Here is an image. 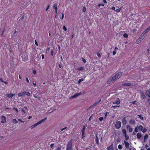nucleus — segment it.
Segmentation results:
<instances>
[{"label":"nucleus","mask_w":150,"mask_h":150,"mask_svg":"<svg viewBox=\"0 0 150 150\" xmlns=\"http://www.w3.org/2000/svg\"><path fill=\"white\" fill-rule=\"evenodd\" d=\"M13 109L14 110H15L16 112H18V109L17 108H13Z\"/></svg>","instance_id":"obj_45"},{"label":"nucleus","mask_w":150,"mask_h":150,"mask_svg":"<svg viewBox=\"0 0 150 150\" xmlns=\"http://www.w3.org/2000/svg\"><path fill=\"white\" fill-rule=\"evenodd\" d=\"M53 51L51 50V55H52V56H53Z\"/></svg>","instance_id":"obj_57"},{"label":"nucleus","mask_w":150,"mask_h":150,"mask_svg":"<svg viewBox=\"0 0 150 150\" xmlns=\"http://www.w3.org/2000/svg\"><path fill=\"white\" fill-rule=\"evenodd\" d=\"M122 122L123 125H125L127 123V121L126 120V117H124L122 120Z\"/></svg>","instance_id":"obj_16"},{"label":"nucleus","mask_w":150,"mask_h":150,"mask_svg":"<svg viewBox=\"0 0 150 150\" xmlns=\"http://www.w3.org/2000/svg\"><path fill=\"white\" fill-rule=\"evenodd\" d=\"M1 122L2 123H5L6 122V117L4 116H2L1 117Z\"/></svg>","instance_id":"obj_13"},{"label":"nucleus","mask_w":150,"mask_h":150,"mask_svg":"<svg viewBox=\"0 0 150 150\" xmlns=\"http://www.w3.org/2000/svg\"><path fill=\"white\" fill-rule=\"evenodd\" d=\"M18 96L20 97H24L25 96V91H23L21 93H20L18 94Z\"/></svg>","instance_id":"obj_12"},{"label":"nucleus","mask_w":150,"mask_h":150,"mask_svg":"<svg viewBox=\"0 0 150 150\" xmlns=\"http://www.w3.org/2000/svg\"><path fill=\"white\" fill-rule=\"evenodd\" d=\"M137 116L142 120H144V117L141 115H138Z\"/></svg>","instance_id":"obj_26"},{"label":"nucleus","mask_w":150,"mask_h":150,"mask_svg":"<svg viewBox=\"0 0 150 150\" xmlns=\"http://www.w3.org/2000/svg\"><path fill=\"white\" fill-rule=\"evenodd\" d=\"M33 73L34 74H36V71L35 70H34L33 71Z\"/></svg>","instance_id":"obj_55"},{"label":"nucleus","mask_w":150,"mask_h":150,"mask_svg":"<svg viewBox=\"0 0 150 150\" xmlns=\"http://www.w3.org/2000/svg\"><path fill=\"white\" fill-rule=\"evenodd\" d=\"M123 37L125 38H128V34L127 33H124L123 34Z\"/></svg>","instance_id":"obj_31"},{"label":"nucleus","mask_w":150,"mask_h":150,"mask_svg":"<svg viewBox=\"0 0 150 150\" xmlns=\"http://www.w3.org/2000/svg\"><path fill=\"white\" fill-rule=\"evenodd\" d=\"M72 143L73 140L72 139H71L68 142L67 145H66V150H72Z\"/></svg>","instance_id":"obj_2"},{"label":"nucleus","mask_w":150,"mask_h":150,"mask_svg":"<svg viewBox=\"0 0 150 150\" xmlns=\"http://www.w3.org/2000/svg\"><path fill=\"white\" fill-rule=\"evenodd\" d=\"M85 129H86V127L84 126L83 128L81 130V131L82 132L81 137H82V138H83L84 137V132H85Z\"/></svg>","instance_id":"obj_7"},{"label":"nucleus","mask_w":150,"mask_h":150,"mask_svg":"<svg viewBox=\"0 0 150 150\" xmlns=\"http://www.w3.org/2000/svg\"><path fill=\"white\" fill-rule=\"evenodd\" d=\"M148 137V135L147 134H145L144 137V140L145 142H146L147 140V138Z\"/></svg>","instance_id":"obj_21"},{"label":"nucleus","mask_w":150,"mask_h":150,"mask_svg":"<svg viewBox=\"0 0 150 150\" xmlns=\"http://www.w3.org/2000/svg\"><path fill=\"white\" fill-rule=\"evenodd\" d=\"M148 101L149 103V105H150V98L148 100Z\"/></svg>","instance_id":"obj_64"},{"label":"nucleus","mask_w":150,"mask_h":150,"mask_svg":"<svg viewBox=\"0 0 150 150\" xmlns=\"http://www.w3.org/2000/svg\"><path fill=\"white\" fill-rule=\"evenodd\" d=\"M121 9H122L121 8H118V9H116L115 10V11L117 12H120V11L121 10Z\"/></svg>","instance_id":"obj_34"},{"label":"nucleus","mask_w":150,"mask_h":150,"mask_svg":"<svg viewBox=\"0 0 150 150\" xmlns=\"http://www.w3.org/2000/svg\"><path fill=\"white\" fill-rule=\"evenodd\" d=\"M126 128L127 129V130H128L129 132H132L133 131V129L129 125H127L126 127Z\"/></svg>","instance_id":"obj_8"},{"label":"nucleus","mask_w":150,"mask_h":150,"mask_svg":"<svg viewBox=\"0 0 150 150\" xmlns=\"http://www.w3.org/2000/svg\"><path fill=\"white\" fill-rule=\"evenodd\" d=\"M149 147V145H148L146 144L145 145V148H146V149H148Z\"/></svg>","instance_id":"obj_48"},{"label":"nucleus","mask_w":150,"mask_h":150,"mask_svg":"<svg viewBox=\"0 0 150 150\" xmlns=\"http://www.w3.org/2000/svg\"><path fill=\"white\" fill-rule=\"evenodd\" d=\"M99 120L100 121H102L103 120V117H101L99 118Z\"/></svg>","instance_id":"obj_49"},{"label":"nucleus","mask_w":150,"mask_h":150,"mask_svg":"<svg viewBox=\"0 0 150 150\" xmlns=\"http://www.w3.org/2000/svg\"><path fill=\"white\" fill-rule=\"evenodd\" d=\"M101 100L100 99V100H99L98 101H97V102L95 103L93 105H92L91 106V107H93L96 106V105H97L100 102Z\"/></svg>","instance_id":"obj_17"},{"label":"nucleus","mask_w":150,"mask_h":150,"mask_svg":"<svg viewBox=\"0 0 150 150\" xmlns=\"http://www.w3.org/2000/svg\"><path fill=\"white\" fill-rule=\"evenodd\" d=\"M129 123L131 125H134L135 124L136 122L135 120L134 119H131L129 121Z\"/></svg>","instance_id":"obj_10"},{"label":"nucleus","mask_w":150,"mask_h":150,"mask_svg":"<svg viewBox=\"0 0 150 150\" xmlns=\"http://www.w3.org/2000/svg\"><path fill=\"white\" fill-rule=\"evenodd\" d=\"M146 32H145V31H144L142 34H143V35L144 36L145 34H146Z\"/></svg>","instance_id":"obj_54"},{"label":"nucleus","mask_w":150,"mask_h":150,"mask_svg":"<svg viewBox=\"0 0 150 150\" xmlns=\"http://www.w3.org/2000/svg\"><path fill=\"white\" fill-rule=\"evenodd\" d=\"M15 95L10 93L9 94L8 93L6 94V96L9 98H11L14 96Z\"/></svg>","instance_id":"obj_14"},{"label":"nucleus","mask_w":150,"mask_h":150,"mask_svg":"<svg viewBox=\"0 0 150 150\" xmlns=\"http://www.w3.org/2000/svg\"><path fill=\"white\" fill-rule=\"evenodd\" d=\"M42 58V59H43L44 58V55L43 54L41 55Z\"/></svg>","instance_id":"obj_60"},{"label":"nucleus","mask_w":150,"mask_h":150,"mask_svg":"<svg viewBox=\"0 0 150 150\" xmlns=\"http://www.w3.org/2000/svg\"><path fill=\"white\" fill-rule=\"evenodd\" d=\"M38 93L37 92L36 94H33V96L35 98H38Z\"/></svg>","instance_id":"obj_33"},{"label":"nucleus","mask_w":150,"mask_h":150,"mask_svg":"<svg viewBox=\"0 0 150 150\" xmlns=\"http://www.w3.org/2000/svg\"><path fill=\"white\" fill-rule=\"evenodd\" d=\"M113 54L114 55L116 54V52L115 51H113L112 52Z\"/></svg>","instance_id":"obj_58"},{"label":"nucleus","mask_w":150,"mask_h":150,"mask_svg":"<svg viewBox=\"0 0 150 150\" xmlns=\"http://www.w3.org/2000/svg\"><path fill=\"white\" fill-rule=\"evenodd\" d=\"M47 119V118L46 117L44 119L40 120V121H39L36 123L31 126L30 127V128L31 129H33V128H34L36 126L41 124L42 122H44L45 120H46Z\"/></svg>","instance_id":"obj_3"},{"label":"nucleus","mask_w":150,"mask_h":150,"mask_svg":"<svg viewBox=\"0 0 150 150\" xmlns=\"http://www.w3.org/2000/svg\"><path fill=\"white\" fill-rule=\"evenodd\" d=\"M142 40H141V39L139 38L136 41V43L137 44H139L140 43L141 41Z\"/></svg>","instance_id":"obj_24"},{"label":"nucleus","mask_w":150,"mask_h":150,"mask_svg":"<svg viewBox=\"0 0 150 150\" xmlns=\"http://www.w3.org/2000/svg\"><path fill=\"white\" fill-rule=\"evenodd\" d=\"M124 143L125 145V146L126 148L127 149L129 147V143L128 142H126L125 141H124Z\"/></svg>","instance_id":"obj_15"},{"label":"nucleus","mask_w":150,"mask_h":150,"mask_svg":"<svg viewBox=\"0 0 150 150\" xmlns=\"http://www.w3.org/2000/svg\"><path fill=\"white\" fill-rule=\"evenodd\" d=\"M22 58L24 61H26L28 59V56L26 52L23 53L22 56Z\"/></svg>","instance_id":"obj_4"},{"label":"nucleus","mask_w":150,"mask_h":150,"mask_svg":"<svg viewBox=\"0 0 150 150\" xmlns=\"http://www.w3.org/2000/svg\"><path fill=\"white\" fill-rule=\"evenodd\" d=\"M146 128L143 129V130L142 131L144 133L146 131Z\"/></svg>","instance_id":"obj_42"},{"label":"nucleus","mask_w":150,"mask_h":150,"mask_svg":"<svg viewBox=\"0 0 150 150\" xmlns=\"http://www.w3.org/2000/svg\"><path fill=\"white\" fill-rule=\"evenodd\" d=\"M97 54V56L99 57H101V55H100V54L99 53H98Z\"/></svg>","instance_id":"obj_50"},{"label":"nucleus","mask_w":150,"mask_h":150,"mask_svg":"<svg viewBox=\"0 0 150 150\" xmlns=\"http://www.w3.org/2000/svg\"><path fill=\"white\" fill-rule=\"evenodd\" d=\"M24 108H25L27 110V108L26 107H25L21 109V110L24 113H25V111L24 110Z\"/></svg>","instance_id":"obj_29"},{"label":"nucleus","mask_w":150,"mask_h":150,"mask_svg":"<svg viewBox=\"0 0 150 150\" xmlns=\"http://www.w3.org/2000/svg\"><path fill=\"white\" fill-rule=\"evenodd\" d=\"M53 7L55 9H57V4H54L53 5Z\"/></svg>","instance_id":"obj_39"},{"label":"nucleus","mask_w":150,"mask_h":150,"mask_svg":"<svg viewBox=\"0 0 150 150\" xmlns=\"http://www.w3.org/2000/svg\"><path fill=\"white\" fill-rule=\"evenodd\" d=\"M143 129V127L142 125H139L138 127V129L140 131H142Z\"/></svg>","instance_id":"obj_22"},{"label":"nucleus","mask_w":150,"mask_h":150,"mask_svg":"<svg viewBox=\"0 0 150 150\" xmlns=\"http://www.w3.org/2000/svg\"><path fill=\"white\" fill-rule=\"evenodd\" d=\"M113 149V144H112L110 146H109L108 147V150H112Z\"/></svg>","instance_id":"obj_19"},{"label":"nucleus","mask_w":150,"mask_h":150,"mask_svg":"<svg viewBox=\"0 0 150 150\" xmlns=\"http://www.w3.org/2000/svg\"><path fill=\"white\" fill-rule=\"evenodd\" d=\"M118 148L119 149H121L122 148V146L121 145L119 144L118 146Z\"/></svg>","instance_id":"obj_40"},{"label":"nucleus","mask_w":150,"mask_h":150,"mask_svg":"<svg viewBox=\"0 0 150 150\" xmlns=\"http://www.w3.org/2000/svg\"><path fill=\"white\" fill-rule=\"evenodd\" d=\"M121 126V122L119 121H117L115 123V126L116 129H119L120 128Z\"/></svg>","instance_id":"obj_5"},{"label":"nucleus","mask_w":150,"mask_h":150,"mask_svg":"<svg viewBox=\"0 0 150 150\" xmlns=\"http://www.w3.org/2000/svg\"><path fill=\"white\" fill-rule=\"evenodd\" d=\"M120 102V100L119 98H117L116 99V100L114 102H113L112 103L113 104H116L117 105L119 104Z\"/></svg>","instance_id":"obj_9"},{"label":"nucleus","mask_w":150,"mask_h":150,"mask_svg":"<svg viewBox=\"0 0 150 150\" xmlns=\"http://www.w3.org/2000/svg\"><path fill=\"white\" fill-rule=\"evenodd\" d=\"M77 69L80 71H82L84 70V67H82L78 68Z\"/></svg>","instance_id":"obj_25"},{"label":"nucleus","mask_w":150,"mask_h":150,"mask_svg":"<svg viewBox=\"0 0 150 150\" xmlns=\"http://www.w3.org/2000/svg\"><path fill=\"white\" fill-rule=\"evenodd\" d=\"M64 17V13H63L62 14V18H61V19H62Z\"/></svg>","instance_id":"obj_61"},{"label":"nucleus","mask_w":150,"mask_h":150,"mask_svg":"<svg viewBox=\"0 0 150 150\" xmlns=\"http://www.w3.org/2000/svg\"><path fill=\"white\" fill-rule=\"evenodd\" d=\"M96 143L97 144H98L99 140H98V137H97V134L96 135Z\"/></svg>","instance_id":"obj_23"},{"label":"nucleus","mask_w":150,"mask_h":150,"mask_svg":"<svg viewBox=\"0 0 150 150\" xmlns=\"http://www.w3.org/2000/svg\"><path fill=\"white\" fill-rule=\"evenodd\" d=\"M50 147L52 148L53 149L54 148V144H52L50 145Z\"/></svg>","instance_id":"obj_41"},{"label":"nucleus","mask_w":150,"mask_h":150,"mask_svg":"<svg viewBox=\"0 0 150 150\" xmlns=\"http://www.w3.org/2000/svg\"><path fill=\"white\" fill-rule=\"evenodd\" d=\"M122 86H132L133 85V83H122Z\"/></svg>","instance_id":"obj_6"},{"label":"nucleus","mask_w":150,"mask_h":150,"mask_svg":"<svg viewBox=\"0 0 150 150\" xmlns=\"http://www.w3.org/2000/svg\"><path fill=\"white\" fill-rule=\"evenodd\" d=\"M111 9L112 10H115V7L114 6H113L112 8Z\"/></svg>","instance_id":"obj_59"},{"label":"nucleus","mask_w":150,"mask_h":150,"mask_svg":"<svg viewBox=\"0 0 150 150\" xmlns=\"http://www.w3.org/2000/svg\"><path fill=\"white\" fill-rule=\"evenodd\" d=\"M13 122L14 123H16L18 122L17 121L16 119H14L13 120Z\"/></svg>","instance_id":"obj_37"},{"label":"nucleus","mask_w":150,"mask_h":150,"mask_svg":"<svg viewBox=\"0 0 150 150\" xmlns=\"http://www.w3.org/2000/svg\"><path fill=\"white\" fill-rule=\"evenodd\" d=\"M125 139L126 140H127L129 138V137L128 136H127L126 135H125Z\"/></svg>","instance_id":"obj_46"},{"label":"nucleus","mask_w":150,"mask_h":150,"mask_svg":"<svg viewBox=\"0 0 150 150\" xmlns=\"http://www.w3.org/2000/svg\"><path fill=\"white\" fill-rule=\"evenodd\" d=\"M146 95L150 98V91L149 90L146 91Z\"/></svg>","instance_id":"obj_18"},{"label":"nucleus","mask_w":150,"mask_h":150,"mask_svg":"<svg viewBox=\"0 0 150 150\" xmlns=\"http://www.w3.org/2000/svg\"><path fill=\"white\" fill-rule=\"evenodd\" d=\"M63 30H64V31H66L67 30V29L66 28V27L64 25L63 26Z\"/></svg>","instance_id":"obj_43"},{"label":"nucleus","mask_w":150,"mask_h":150,"mask_svg":"<svg viewBox=\"0 0 150 150\" xmlns=\"http://www.w3.org/2000/svg\"><path fill=\"white\" fill-rule=\"evenodd\" d=\"M150 30V26L145 31L146 32H148Z\"/></svg>","instance_id":"obj_35"},{"label":"nucleus","mask_w":150,"mask_h":150,"mask_svg":"<svg viewBox=\"0 0 150 150\" xmlns=\"http://www.w3.org/2000/svg\"><path fill=\"white\" fill-rule=\"evenodd\" d=\"M92 115H91L90 117V118H89V121H90L91 120V118H92Z\"/></svg>","instance_id":"obj_63"},{"label":"nucleus","mask_w":150,"mask_h":150,"mask_svg":"<svg viewBox=\"0 0 150 150\" xmlns=\"http://www.w3.org/2000/svg\"><path fill=\"white\" fill-rule=\"evenodd\" d=\"M35 44L37 46H38V42H37V41H36V40H35Z\"/></svg>","instance_id":"obj_56"},{"label":"nucleus","mask_w":150,"mask_h":150,"mask_svg":"<svg viewBox=\"0 0 150 150\" xmlns=\"http://www.w3.org/2000/svg\"><path fill=\"white\" fill-rule=\"evenodd\" d=\"M142 136V134L140 133H138L137 134V137L138 139H139Z\"/></svg>","instance_id":"obj_20"},{"label":"nucleus","mask_w":150,"mask_h":150,"mask_svg":"<svg viewBox=\"0 0 150 150\" xmlns=\"http://www.w3.org/2000/svg\"><path fill=\"white\" fill-rule=\"evenodd\" d=\"M81 92H80L79 93H77L76 94L74 95V96H71L70 97V98H76L79 96L81 95Z\"/></svg>","instance_id":"obj_11"},{"label":"nucleus","mask_w":150,"mask_h":150,"mask_svg":"<svg viewBox=\"0 0 150 150\" xmlns=\"http://www.w3.org/2000/svg\"><path fill=\"white\" fill-rule=\"evenodd\" d=\"M18 121H20L22 122H24L21 119H18Z\"/></svg>","instance_id":"obj_52"},{"label":"nucleus","mask_w":150,"mask_h":150,"mask_svg":"<svg viewBox=\"0 0 150 150\" xmlns=\"http://www.w3.org/2000/svg\"><path fill=\"white\" fill-rule=\"evenodd\" d=\"M145 37V36L143 35V34H142V35H140V36L139 38H140L141 40H142L143 38Z\"/></svg>","instance_id":"obj_28"},{"label":"nucleus","mask_w":150,"mask_h":150,"mask_svg":"<svg viewBox=\"0 0 150 150\" xmlns=\"http://www.w3.org/2000/svg\"><path fill=\"white\" fill-rule=\"evenodd\" d=\"M25 95H26L28 96H29L30 95V93L29 92L25 91Z\"/></svg>","instance_id":"obj_30"},{"label":"nucleus","mask_w":150,"mask_h":150,"mask_svg":"<svg viewBox=\"0 0 150 150\" xmlns=\"http://www.w3.org/2000/svg\"><path fill=\"white\" fill-rule=\"evenodd\" d=\"M141 95L142 97L143 98L145 99V96L144 94L143 93H141Z\"/></svg>","instance_id":"obj_32"},{"label":"nucleus","mask_w":150,"mask_h":150,"mask_svg":"<svg viewBox=\"0 0 150 150\" xmlns=\"http://www.w3.org/2000/svg\"><path fill=\"white\" fill-rule=\"evenodd\" d=\"M122 72H119L116 74L112 78L109 79L108 81V83H110L118 80L122 75Z\"/></svg>","instance_id":"obj_1"},{"label":"nucleus","mask_w":150,"mask_h":150,"mask_svg":"<svg viewBox=\"0 0 150 150\" xmlns=\"http://www.w3.org/2000/svg\"><path fill=\"white\" fill-rule=\"evenodd\" d=\"M119 106H120V105H119V106L113 105V106H112V107H113V108H116V107H119Z\"/></svg>","instance_id":"obj_51"},{"label":"nucleus","mask_w":150,"mask_h":150,"mask_svg":"<svg viewBox=\"0 0 150 150\" xmlns=\"http://www.w3.org/2000/svg\"><path fill=\"white\" fill-rule=\"evenodd\" d=\"M122 132L123 134L125 135H126V131L125 129H123L122 130Z\"/></svg>","instance_id":"obj_27"},{"label":"nucleus","mask_w":150,"mask_h":150,"mask_svg":"<svg viewBox=\"0 0 150 150\" xmlns=\"http://www.w3.org/2000/svg\"><path fill=\"white\" fill-rule=\"evenodd\" d=\"M26 80L27 82L29 83V80L28 79V78H26Z\"/></svg>","instance_id":"obj_62"},{"label":"nucleus","mask_w":150,"mask_h":150,"mask_svg":"<svg viewBox=\"0 0 150 150\" xmlns=\"http://www.w3.org/2000/svg\"><path fill=\"white\" fill-rule=\"evenodd\" d=\"M49 7H50V6L49 5L47 7L46 9V11H47L48 10V9Z\"/></svg>","instance_id":"obj_53"},{"label":"nucleus","mask_w":150,"mask_h":150,"mask_svg":"<svg viewBox=\"0 0 150 150\" xmlns=\"http://www.w3.org/2000/svg\"><path fill=\"white\" fill-rule=\"evenodd\" d=\"M82 11L84 12L86 11V8L85 7H83V8Z\"/></svg>","instance_id":"obj_47"},{"label":"nucleus","mask_w":150,"mask_h":150,"mask_svg":"<svg viewBox=\"0 0 150 150\" xmlns=\"http://www.w3.org/2000/svg\"><path fill=\"white\" fill-rule=\"evenodd\" d=\"M82 60L84 62V63H85L86 62V59H84V58H82Z\"/></svg>","instance_id":"obj_44"},{"label":"nucleus","mask_w":150,"mask_h":150,"mask_svg":"<svg viewBox=\"0 0 150 150\" xmlns=\"http://www.w3.org/2000/svg\"><path fill=\"white\" fill-rule=\"evenodd\" d=\"M134 132H138V126L136 127L134 129Z\"/></svg>","instance_id":"obj_38"},{"label":"nucleus","mask_w":150,"mask_h":150,"mask_svg":"<svg viewBox=\"0 0 150 150\" xmlns=\"http://www.w3.org/2000/svg\"><path fill=\"white\" fill-rule=\"evenodd\" d=\"M83 80V79H80L78 81V83H79L80 82L82 81Z\"/></svg>","instance_id":"obj_36"}]
</instances>
